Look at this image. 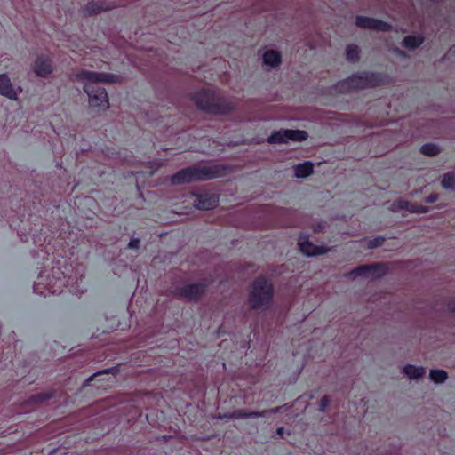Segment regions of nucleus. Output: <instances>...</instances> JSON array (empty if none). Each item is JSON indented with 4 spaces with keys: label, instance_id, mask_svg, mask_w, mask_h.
I'll use <instances>...</instances> for the list:
<instances>
[{
    "label": "nucleus",
    "instance_id": "f257e3e1",
    "mask_svg": "<svg viewBox=\"0 0 455 455\" xmlns=\"http://www.w3.org/2000/svg\"><path fill=\"white\" fill-rule=\"evenodd\" d=\"M192 100L200 110L212 115H228L236 108L235 101L214 90H201L192 95Z\"/></svg>",
    "mask_w": 455,
    "mask_h": 455
},
{
    "label": "nucleus",
    "instance_id": "f03ea898",
    "mask_svg": "<svg viewBox=\"0 0 455 455\" xmlns=\"http://www.w3.org/2000/svg\"><path fill=\"white\" fill-rule=\"evenodd\" d=\"M228 167L222 164L215 165H194L184 168L171 177L172 185H181L198 180H209L221 177Z\"/></svg>",
    "mask_w": 455,
    "mask_h": 455
},
{
    "label": "nucleus",
    "instance_id": "7ed1b4c3",
    "mask_svg": "<svg viewBox=\"0 0 455 455\" xmlns=\"http://www.w3.org/2000/svg\"><path fill=\"white\" fill-rule=\"evenodd\" d=\"M274 286L270 280L264 276L255 279L249 286L248 305L256 311H266L273 304Z\"/></svg>",
    "mask_w": 455,
    "mask_h": 455
},
{
    "label": "nucleus",
    "instance_id": "20e7f679",
    "mask_svg": "<svg viewBox=\"0 0 455 455\" xmlns=\"http://www.w3.org/2000/svg\"><path fill=\"white\" fill-rule=\"evenodd\" d=\"M386 83V77L382 74L375 72L356 73L346 79L345 84L349 89L363 90L382 85Z\"/></svg>",
    "mask_w": 455,
    "mask_h": 455
},
{
    "label": "nucleus",
    "instance_id": "39448f33",
    "mask_svg": "<svg viewBox=\"0 0 455 455\" xmlns=\"http://www.w3.org/2000/svg\"><path fill=\"white\" fill-rule=\"evenodd\" d=\"M84 91L89 97V106L92 111L100 114L109 108V101L106 90L99 86L85 85Z\"/></svg>",
    "mask_w": 455,
    "mask_h": 455
},
{
    "label": "nucleus",
    "instance_id": "423d86ee",
    "mask_svg": "<svg viewBox=\"0 0 455 455\" xmlns=\"http://www.w3.org/2000/svg\"><path fill=\"white\" fill-rule=\"evenodd\" d=\"M388 267L386 263L377 262L367 265H361L348 272L346 276L355 278L362 276L375 280L384 276L387 273Z\"/></svg>",
    "mask_w": 455,
    "mask_h": 455
},
{
    "label": "nucleus",
    "instance_id": "0eeeda50",
    "mask_svg": "<svg viewBox=\"0 0 455 455\" xmlns=\"http://www.w3.org/2000/svg\"><path fill=\"white\" fill-rule=\"evenodd\" d=\"M308 138V133L304 130L281 129L274 132L267 139L269 144H283L289 141L302 142Z\"/></svg>",
    "mask_w": 455,
    "mask_h": 455
},
{
    "label": "nucleus",
    "instance_id": "6e6552de",
    "mask_svg": "<svg viewBox=\"0 0 455 455\" xmlns=\"http://www.w3.org/2000/svg\"><path fill=\"white\" fill-rule=\"evenodd\" d=\"M207 284L204 283H188L179 287L174 291V296L188 302H197L205 294Z\"/></svg>",
    "mask_w": 455,
    "mask_h": 455
},
{
    "label": "nucleus",
    "instance_id": "1a4fd4ad",
    "mask_svg": "<svg viewBox=\"0 0 455 455\" xmlns=\"http://www.w3.org/2000/svg\"><path fill=\"white\" fill-rule=\"evenodd\" d=\"M355 25L361 29L377 32H389L393 29V26L386 21L363 15L355 16Z\"/></svg>",
    "mask_w": 455,
    "mask_h": 455
},
{
    "label": "nucleus",
    "instance_id": "9d476101",
    "mask_svg": "<svg viewBox=\"0 0 455 455\" xmlns=\"http://www.w3.org/2000/svg\"><path fill=\"white\" fill-rule=\"evenodd\" d=\"M77 78L83 81L92 83H122L123 78L120 76L109 73H97L89 70H81L77 75Z\"/></svg>",
    "mask_w": 455,
    "mask_h": 455
},
{
    "label": "nucleus",
    "instance_id": "9b49d317",
    "mask_svg": "<svg viewBox=\"0 0 455 455\" xmlns=\"http://www.w3.org/2000/svg\"><path fill=\"white\" fill-rule=\"evenodd\" d=\"M117 6L118 5L116 4L106 1H91L81 8L80 13L83 17L87 18L104 12L111 11Z\"/></svg>",
    "mask_w": 455,
    "mask_h": 455
},
{
    "label": "nucleus",
    "instance_id": "f8f14e48",
    "mask_svg": "<svg viewBox=\"0 0 455 455\" xmlns=\"http://www.w3.org/2000/svg\"><path fill=\"white\" fill-rule=\"evenodd\" d=\"M298 245L303 254L307 257H314L325 254L331 251L325 246H317L309 241L308 235H300Z\"/></svg>",
    "mask_w": 455,
    "mask_h": 455
},
{
    "label": "nucleus",
    "instance_id": "ddd939ff",
    "mask_svg": "<svg viewBox=\"0 0 455 455\" xmlns=\"http://www.w3.org/2000/svg\"><path fill=\"white\" fill-rule=\"evenodd\" d=\"M285 405H283L284 407ZM283 406H278L272 409L263 410L261 411H252L247 409H238L234 411L233 412H230V419H248V418H259V417H264L268 414L277 413L281 411Z\"/></svg>",
    "mask_w": 455,
    "mask_h": 455
},
{
    "label": "nucleus",
    "instance_id": "4468645a",
    "mask_svg": "<svg viewBox=\"0 0 455 455\" xmlns=\"http://www.w3.org/2000/svg\"><path fill=\"white\" fill-rule=\"evenodd\" d=\"M192 204L198 210H210L217 206L218 197L213 194L197 195Z\"/></svg>",
    "mask_w": 455,
    "mask_h": 455
},
{
    "label": "nucleus",
    "instance_id": "2eb2a0df",
    "mask_svg": "<svg viewBox=\"0 0 455 455\" xmlns=\"http://www.w3.org/2000/svg\"><path fill=\"white\" fill-rule=\"evenodd\" d=\"M33 70L39 77H46L52 72V60L45 56H38L34 62Z\"/></svg>",
    "mask_w": 455,
    "mask_h": 455
},
{
    "label": "nucleus",
    "instance_id": "dca6fc26",
    "mask_svg": "<svg viewBox=\"0 0 455 455\" xmlns=\"http://www.w3.org/2000/svg\"><path fill=\"white\" fill-rule=\"evenodd\" d=\"M0 95L9 100H17L18 93L13 84L6 74L0 75Z\"/></svg>",
    "mask_w": 455,
    "mask_h": 455
},
{
    "label": "nucleus",
    "instance_id": "f3484780",
    "mask_svg": "<svg viewBox=\"0 0 455 455\" xmlns=\"http://www.w3.org/2000/svg\"><path fill=\"white\" fill-rule=\"evenodd\" d=\"M403 373L410 379H419L426 374V368L423 366H415L413 364H406L403 368Z\"/></svg>",
    "mask_w": 455,
    "mask_h": 455
},
{
    "label": "nucleus",
    "instance_id": "a211bd4d",
    "mask_svg": "<svg viewBox=\"0 0 455 455\" xmlns=\"http://www.w3.org/2000/svg\"><path fill=\"white\" fill-rule=\"evenodd\" d=\"M425 41V37L421 35H411L405 36L401 44L403 47L413 51L419 48Z\"/></svg>",
    "mask_w": 455,
    "mask_h": 455
},
{
    "label": "nucleus",
    "instance_id": "6ab92c4d",
    "mask_svg": "<svg viewBox=\"0 0 455 455\" xmlns=\"http://www.w3.org/2000/svg\"><path fill=\"white\" fill-rule=\"evenodd\" d=\"M313 163L305 161L294 166V176L299 179L307 178L313 173Z\"/></svg>",
    "mask_w": 455,
    "mask_h": 455
},
{
    "label": "nucleus",
    "instance_id": "aec40b11",
    "mask_svg": "<svg viewBox=\"0 0 455 455\" xmlns=\"http://www.w3.org/2000/svg\"><path fill=\"white\" fill-rule=\"evenodd\" d=\"M54 395L53 390L35 394L28 399L27 403L28 404H42L52 398Z\"/></svg>",
    "mask_w": 455,
    "mask_h": 455
},
{
    "label": "nucleus",
    "instance_id": "412c9836",
    "mask_svg": "<svg viewBox=\"0 0 455 455\" xmlns=\"http://www.w3.org/2000/svg\"><path fill=\"white\" fill-rule=\"evenodd\" d=\"M264 64L271 67H277L281 63V55L274 50L267 51L263 55Z\"/></svg>",
    "mask_w": 455,
    "mask_h": 455
},
{
    "label": "nucleus",
    "instance_id": "4be33fe9",
    "mask_svg": "<svg viewBox=\"0 0 455 455\" xmlns=\"http://www.w3.org/2000/svg\"><path fill=\"white\" fill-rule=\"evenodd\" d=\"M441 186L445 190L455 191V170L443 175Z\"/></svg>",
    "mask_w": 455,
    "mask_h": 455
},
{
    "label": "nucleus",
    "instance_id": "5701e85b",
    "mask_svg": "<svg viewBox=\"0 0 455 455\" xmlns=\"http://www.w3.org/2000/svg\"><path fill=\"white\" fill-rule=\"evenodd\" d=\"M429 379L435 384H443L448 379V373L443 369L430 370Z\"/></svg>",
    "mask_w": 455,
    "mask_h": 455
},
{
    "label": "nucleus",
    "instance_id": "b1692460",
    "mask_svg": "<svg viewBox=\"0 0 455 455\" xmlns=\"http://www.w3.org/2000/svg\"><path fill=\"white\" fill-rule=\"evenodd\" d=\"M419 152L426 156L433 157L438 156L442 150L437 144L427 143L421 146Z\"/></svg>",
    "mask_w": 455,
    "mask_h": 455
},
{
    "label": "nucleus",
    "instance_id": "393cba45",
    "mask_svg": "<svg viewBox=\"0 0 455 455\" xmlns=\"http://www.w3.org/2000/svg\"><path fill=\"white\" fill-rule=\"evenodd\" d=\"M414 205L415 204H412L407 200H404V199H398L396 201H395L393 204H392V210L394 212H398V211H401V210H406L412 213V210L414 209Z\"/></svg>",
    "mask_w": 455,
    "mask_h": 455
},
{
    "label": "nucleus",
    "instance_id": "a878e982",
    "mask_svg": "<svg viewBox=\"0 0 455 455\" xmlns=\"http://www.w3.org/2000/svg\"><path fill=\"white\" fill-rule=\"evenodd\" d=\"M346 58L347 60L356 62L359 60V47L355 44H349L346 49Z\"/></svg>",
    "mask_w": 455,
    "mask_h": 455
},
{
    "label": "nucleus",
    "instance_id": "bb28decb",
    "mask_svg": "<svg viewBox=\"0 0 455 455\" xmlns=\"http://www.w3.org/2000/svg\"><path fill=\"white\" fill-rule=\"evenodd\" d=\"M363 240L367 241V249L372 250L383 245L384 242L386 241V238L384 236L379 235L373 239L367 240L366 238H364Z\"/></svg>",
    "mask_w": 455,
    "mask_h": 455
},
{
    "label": "nucleus",
    "instance_id": "cd10ccee",
    "mask_svg": "<svg viewBox=\"0 0 455 455\" xmlns=\"http://www.w3.org/2000/svg\"><path fill=\"white\" fill-rule=\"evenodd\" d=\"M116 367H112V368H108V369H104L102 371H97L95 373H93L92 376H90L88 379H86L83 384V387H86L88 386L93 379L96 376H99V375H101V374H108V373H113L115 371H116Z\"/></svg>",
    "mask_w": 455,
    "mask_h": 455
},
{
    "label": "nucleus",
    "instance_id": "c85d7f7f",
    "mask_svg": "<svg viewBox=\"0 0 455 455\" xmlns=\"http://www.w3.org/2000/svg\"><path fill=\"white\" fill-rule=\"evenodd\" d=\"M331 402V397L330 395H323L320 400L318 411L320 412H325L326 408L330 405Z\"/></svg>",
    "mask_w": 455,
    "mask_h": 455
},
{
    "label": "nucleus",
    "instance_id": "c756f323",
    "mask_svg": "<svg viewBox=\"0 0 455 455\" xmlns=\"http://www.w3.org/2000/svg\"><path fill=\"white\" fill-rule=\"evenodd\" d=\"M140 240L139 238L132 237L131 238L128 243V248L132 250H138L140 248Z\"/></svg>",
    "mask_w": 455,
    "mask_h": 455
},
{
    "label": "nucleus",
    "instance_id": "7c9ffc66",
    "mask_svg": "<svg viewBox=\"0 0 455 455\" xmlns=\"http://www.w3.org/2000/svg\"><path fill=\"white\" fill-rule=\"evenodd\" d=\"M428 211L429 207L427 206L415 204L412 213H427Z\"/></svg>",
    "mask_w": 455,
    "mask_h": 455
},
{
    "label": "nucleus",
    "instance_id": "2f4dec72",
    "mask_svg": "<svg viewBox=\"0 0 455 455\" xmlns=\"http://www.w3.org/2000/svg\"><path fill=\"white\" fill-rule=\"evenodd\" d=\"M438 195L436 193L430 194L427 197L425 198V202L427 204H433L437 201Z\"/></svg>",
    "mask_w": 455,
    "mask_h": 455
},
{
    "label": "nucleus",
    "instance_id": "473e14b6",
    "mask_svg": "<svg viewBox=\"0 0 455 455\" xmlns=\"http://www.w3.org/2000/svg\"><path fill=\"white\" fill-rule=\"evenodd\" d=\"M393 52L395 54H396L397 56L402 57V58H406L407 57V53L404 51L399 49L398 47H395L393 49Z\"/></svg>",
    "mask_w": 455,
    "mask_h": 455
},
{
    "label": "nucleus",
    "instance_id": "72a5a7b5",
    "mask_svg": "<svg viewBox=\"0 0 455 455\" xmlns=\"http://www.w3.org/2000/svg\"><path fill=\"white\" fill-rule=\"evenodd\" d=\"M324 229V225L323 223H317L313 225V231L315 233L322 232Z\"/></svg>",
    "mask_w": 455,
    "mask_h": 455
},
{
    "label": "nucleus",
    "instance_id": "f704fd0d",
    "mask_svg": "<svg viewBox=\"0 0 455 455\" xmlns=\"http://www.w3.org/2000/svg\"><path fill=\"white\" fill-rule=\"evenodd\" d=\"M447 307L450 311L455 312V299L449 301V303L447 304Z\"/></svg>",
    "mask_w": 455,
    "mask_h": 455
},
{
    "label": "nucleus",
    "instance_id": "c9c22d12",
    "mask_svg": "<svg viewBox=\"0 0 455 455\" xmlns=\"http://www.w3.org/2000/svg\"><path fill=\"white\" fill-rule=\"evenodd\" d=\"M284 428L283 427H280L276 429V435L283 437V436Z\"/></svg>",
    "mask_w": 455,
    "mask_h": 455
},
{
    "label": "nucleus",
    "instance_id": "e433bc0d",
    "mask_svg": "<svg viewBox=\"0 0 455 455\" xmlns=\"http://www.w3.org/2000/svg\"><path fill=\"white\" fill-rule=\"evenodd\" d=\"M230 413L219 414L215 416L216 419H230Z\"/></svg>",
    "mask_w": 455,
    "mask_h": 455
}]
</instances>
